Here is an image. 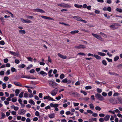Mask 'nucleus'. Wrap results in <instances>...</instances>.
<instances>
[{
	"mask_svg": "<svg viewBox=\"0 0 122 122\" xmlns=\"http://www.w3.org/2000/svg\"><path fill=\"white\" fill-rule=\"evenodd\" d=\"M96 98L100 101H103L105 100L104 98L100 94L97 93L95 95Z\"/></svg>",
	"mask_w": 122,
	"mask_h": 122,
	"instance_id": "f257e3e1",
	"label": "nucleus"
},
{
	"mask_svg": "<svg viewBox=\"0 0 122 122\" xmlns=\"http://www.w3.org/2000/svg\"><path fill=\"white\" fill-rule=\"evenodd\" d=\"M49 85L53 88L55 87V86H57V84L55 82H54L51 81H48Z\"/></svg>",
	"mask_w": 122,
	"mask_h": 122,
	"instance_id": "f03ea898",
	"label": "nucleus"
},
{
	"mask_svg": "<svg viewBox=\"0 0 122 122\" xmlns=\"http://www.w3.org/2000/svg\"><path fill=\"white\" fill-rule=\"evenodd\" d=\"M57 5L59 6H60L62 7H70L69 5L67 4H66L64 3L61 4H57Z\"/></svg>",
	"mask_w": 122,
	"mask_h": 122,
	"instance_id": "7ed1b4c3",
	"label": "nucleus"
},
{
	"mask_svg": "<svg viewBox=\"0 0 122 122\" xmlns=\"http://www.w3.org/2000/svg\"><path fill=\"white\" fill-rule=\"evenodd\" d=\"M57 88H56L55 89L51 92V94L52 96H55L57 92Z\"/></svg>",
	"mask_w": 122,
	"mask_h": 122,
	"instance_id": "20e7f679",
	"label": "nucleus"
},
{
	"mask_svg": "<svg viewBox=\"0 0 122 122\" xmlns=\"http://www.w3.org/2000/svg\"><path fill=\"white\" fill-rule=\"evenodd\" d=\"M34 10L35 11H36L38 12H39L41 13H45V11H44L43 10L39 8L34 9Z\"/></svg>",
	"mask_w": 122,
	"mask_h": 122,
	"instance_id": "39448f33",
	"label": "nucleus"
},
{
	"mask_svg": "<svg viewBox=\"0 0 122 122\" xmlns=\"http://www.w3.org/2000/svg\"><path fill=\"white\" fill-rule=\"evenodd\" d=\"M75 47L76 48L78 49H80L81 48L84 49L86 48V47L84 45L81 44L79 45L78 46H75Z\"/></svg>",
	"mask_w": 122,
	"mask_h": 122,
	"instance_id": "423d86ee",
	"label": "nucleus"
},
{
	"mask_svg": "<svg viewBox=\"0 0 122 122\" xmlns=\"http://www.w3.org/2000/svg\"><path fill=\"white\" fill-rule=\"evenodd\" d=\"M70 95L74 97H76L79 94L76 92L71 91L70 92Z\"/></svg>",
	"mask_w": 122,
	"mask_h": 122,
	"instance_id": "0eeeda50",
	"label": "nucleus"
},
{
	"mask_svg": "<svg viewBox=\"0 0 122 122\" xmlns=\"http://www.w3.org/2000/svg\"><path fill=\"white\" fill-rule=\"evenodd\" d=\"M20 19L22 21L23 23H31L32 22L31 21L29 20H24L22 18H21Z\"/></svg>",
	"mask_w": 122,
	"mask_h": 122,
	"instance_id": "6e6552de",
	"label": "nucleus"
},
{
	"mask_svg": "<svg viewBox=\"0 0 122 122\" xmlns=\"http://www.w3.org/2000/svg\"><path fill=\"white\" fill-rule=\"evenodd\" d=\"M9 53L17 57L19 55V53L18 52H16V53L14 52L11 51H10Z\"/></svg>",
	"mask_w": 122,
	"mask_h": 122,
	"instance_id": "1a4fd4ad",
	"label": "nucleus"
},
{
	"mask_svg": "<svg viewBox=\"0 0 122 122\" xmlns=\"http://www.w3.org/2000/svg\"><path fill=\"white\" fill-rule=\"evenodd\" d=\"M25 112V111L24 109H20L18 111V114L20 115L24 114Z\"/></svg>",
	"mask_w": 122,
	"mask_h": 122,
	"instance_id": "9d476101",
	"label": "nucleus"
},
{
	"mask_svg": "<svg viewBox=\"0 0 122 122\" xmlns=\"http://www.w3.org/2000/svg\"><path fill=\"white\" fill-rule=\"evenodd\" d=\"M38 74H40L41 75H43V76H46L47 75V73H46V72H44L43 71H41L39 72L38 73Z\"/></svg>",
	"mask_w": 122,
	"mask_h": 122,
	"instance_id": "9b49d317",
	"label": "nucleus"
},
{
	"mask_svg": "<svg viewBox=\"0 0 122 122\" xmlns=\"http://www.w3.org/2000/svg\"><path fill=\"white\" fill-rule=\"evenodd\" d=\"M73 18L75 20L79 21H81V18L79 16H73Z\"/></svg>",
	"mask_w": 122,
	"mask_h": 122,
	"instance_id": "f8f14e48",
	"label": "nucleus"
},
{
	"mask_svg": "<svg viewBox=\"0 0 122 122\" xmlns=\"http://www.w3.org/2000/svg\"><path fill=\"white\" fill-rule=\"evenodd\" d=\"M16 85L18 86H22V85L19 82H17L16 81H15L13 82Z\"/></svg>",
	"mask_w": 122,
	"mask_h": 122,
	"instance_id": "ddd939ff",
	"label": "nucleus"
},
{
	"mask_svg": "<svg viewBox=\"0 0 122 122\" xmlns=\"http://www.w3.org/2000/svg\"><path fill=\"white\" fill-rule=\"evenodd\" d=\"M110 117V115H108L106 116L104 118V120L106 121H108Z\"/></svg>",
	"mask_w": 122,
	"mask_h": 122,
	"instance_id": "4468645a",
	"label": "nucleus"
},
{
	"mask_svg": "<svg viewBox=\"0 0 122 122\" xmlns=\"http://www.w3.org/2000/svg\"><path fill=\"white\" fill-rule=\"evenodd\" d=\"M68 82V79L67 78H65L62 80V81H61V83H66Z\"/></svg>",
	"mask_w": 122,
	"mask_h": 122,
	"instance_id": "2eb2a0df",
	"label": "nucleus"
},
{
	"mask_svg": "<svg viewBox=\"0 0 122 122\" xmlns=\"http://www.w3.org/2000/svg\"><path fill=\"white\" fill-rule=\"evenodd\" d=\"M110 102L112 104H114L115 103V101L113 98H111L109 100Z\"/></svg>",
	"mask_w": 122,
	"mask_h": 122,
	"instance_id": "dca6fc26",
	"label": "nucleus"
},
{
	"mask_svg": "<svg viewBox=\"0 0 122 122\" xmlns=\"http://www.w3.org/2000/svg\"><path fill=\"white\" fill-rule=\"evenodd\" d=\"M20 92V90L18 89H16L15 91V96H17L18 94H19Z\"/></svg>",
	"mask_w": 122,
	"mask_h": 122,
	"instance_id": "f3484780",
	"label": "nucleus"
},
{
	"mask_svg": "<svg viewBox=\"0 0 122 122\" xmlns=\"http://www.w3.org/2000/svg\"><path fill=\"white\" fill-rule=\"evenodd\" d=\"M98 55L102 56H104L106 55V54L105 53L101 52H98Z\"/></svg>",
	"mask_w": 122,
	"mask_h": 122,
	"instance_id": "a211bd4d",
	"label": "nucleus"
},
{
	"mask_svg": "<svg viewBox=\"0 0 122 122\" xmlns=\"http://www.w3.org/2000/svg\"><path fill=\"white\" fill-rule=\"evenodd\" d=\"M20 33L22 34H25L26 32L24 30H20L19 31Z\"/></svg>",
	"mask_w": 122,
	"mask_h": 122,
	"instance_id": "6ab92c4d",
	"label": "nucleus"
},
{
	"mask_svg": "<svg viewBox=\"0 0 122 122\" xmlns=\"http://www.w3.org/2000/svg\"><path fill=\"white\" fill-rule=\"evenodd\" d=\"M93 56L94 57L97 59L99 60L101 58V57L95 54Z\"/></svg>",
	"mask_w": 122,
	"mask_h": 122,
	"instance_id": "aec40b11",
	"label": "nucleus"
},
{
	"mask_svg": "<svg viewBox=\"0 0 122 122\" xmlns=\"http://www.w3.org/2000/svg\"><path fill=\"white\" fill-rule=\"evenodd\" d=\"M89 106L90 108L92 109H94V106L93 104L92 103H91L89 105Z\"/></svg>",
	"mask_w": 122,
	"mask_h": 122,
	"instance_id": "412c9836",
	"label": "nucleus"
},
{
	"mask_svg": "<svg viewBox=\"0 0 122 122\" xmlns=\"http://www.w3.org/2000/svg\"><path fill=\"white\" fill-rule=\"evenodd\" d=\"M79 31L78 30H75L70 32V33L72 34H74L78 33Z\"/></svg>",
	"mask_w": 122,
	"mask_h": 122,
	"instance_id": "4be33fe9",
	"label": "nucleus"
},
{
	"mask_svg": "<svg viewBox=\"0 0 122 122\" xmlns=\"http://www.w3.org/2000/svg\"><path fill=\"white\" fill-rule=\"evenodd\" d=\"M110 27L113 28V30H115V29H116L118 28V27H115V25H110Z\"/></svg>",
	"mask_w": 122,
	"mask_h": 122,
	"instance_id": "5701e85b",
	"label": "nucleus"
},
{
	"mask_svg": "<svg viewBox=\"0 0 122 122\" xmlns=\"http://www.w3.org/2000/svg\"><path fill=\"white\" fill-rule=\"evenodd\" d=\"M12 101L13 102H16L17 101V99L16 97L12 98L11 99Z\"/></svg>",
	"mask_w": 122,
	"mask_h": 122,
	"instance_id": "b1692460",
	"label": "nucleus"
},
{
	"mask_svg": "<svg viewBox=\"0 0 122 122\" xmlns=\"http://www.w3.org/2000/svg\"><path fill=\"white\" fill-rule=\"evenodd\" d=\"M25 66V64H22L20 65L18 67H19L20 68H24Z\"/></svg>",
	"mask_w": 122,
	"mask_h": 122,
	"instance_id": "393cba45",
	"label": "nucleus"
},
{
	"mask_svg": "<svg viewBox=\"0 0 122 122\" xmlns=\"http://www.w3.org/2000/svg\"><path fill=\"white\" fill-rule=\"evenodd\" d=\"M96 38L100 41H102V39L100 36H99L98 35Z\"/></svg>",
	"mask_w": 122,
	"mask_h": 122,
	"instance_id": "a878e982",
	"label": "nucleus"
},
{
	"mask_svg": "<svg viewBox=\"0 0 122 122\" xmlns=\"http://www.w3.org/2000/svg\"><path fill=\"white\" fill-rule=\"evenodd\" d=\"M117 67L118 69H121L122 68V64H120L118 65L117 66Z\"/></svg>",
	"mask_w": 122,
	"mask_h": 122,
	"instance_id": "bb28decb",
	"label": "nucleus"
},
{
	"mask_svg": "<svg viewBox=\"0 0 122 122\" xmlns=\"http://www.w3.org/2000/svg\"><path fill=\"white\" fill-rule=\"evenodd\" d=\"M29 103H30L32 104L33 105H34L35 104V102L32 99H30L29 100Z\"/></svg>",
	"mask_w": 122,
	"mask_h": 122,
	"instance_id": "cd10ccee",
	"label": "nucleus"
},
{
	"mask_svg": "<svg viewBox=\"0 0 122 122\" xmlns=\"http://www.w3.org/2000/svg\"><path fill=\"white\" fill-rule=\"evenodd\" d=\"M65 77V75L63 74H61L60 76V78L61 79H63Z\"/></svg>",
	"mask_w": 122,
	"mask_h": 122,
	"instance_id": "c85d7f7f",
	"label": "nucleus"
},
{
	"mask_svg": "<svg viewBox=\"0 0 122 122\" xmlns=\"http://www.w3.org/2000/svg\"><path fill=\"white\" fill-rule=\"evenodd\" d=\"M49 117L50 118H53L55 117L54 114L53 113L49 115Z\"/></svg>",
	"mask_w": 122,
	"mask_h": 122,
	"instance_id": "c756f323",
	"label": "nucleus"
},
{
	"mask_svg": "<svg viewBox=\"0 0 122 122\" xmlns=\"http://www.w3.org/2000/svg\"><path fill=\"white\" fill-rule=\"evenodd\" d=\"M1 116L2 117L0 118V119H3L5 117V114L3 112L2 113Z\"/></svg>",
	"mask_w": 122,
	"mask_h": 122,
	"instance_id": "7c9ffc66",
	"label": "nucleus"
},
{
	"mask_svg": "<svg viewBox=\"0 0 122 122\" xmlns=\"http://www.w3.org/2000/svg\"><path fill=\"white\" fill-rule=\"evenodd\" d=\"M119 57L118 56H115L114 58V61H117L119 59Z\"/></svg>",
	"mask_w": 122,
	"mask_h": 122,
	"instance_id": "2f4dec72",
	"label": "nucleus"
},
{
	"mask_svg": "<svg viewBox=\"0 0 122 122\" xmlns=\"http://www.w3.org/2000/svg\"><path fill=\"white\" fill-rule=\"evenodd\" d=\"M97 92L99 93H100L102 92V91L101 89H100L98 88H97Z\"/></svg>",
	"mask_w": 122,
	"mask_h": 122,
	"instance_id": "473e14b6",
	"label": "nucleus"
},
{
	"mask_svg": "<svg viewBox=\"0 0 122 122\" xmlns=\"http://www.w3.org/2000/svg\"><path fill=\"white\" fill-rule=\"evenodd\" d=\"M116 10L117 11L119 12L120 13H121L122 12V9H121L117 8L116 9Z\"/></svg>",
	"mask_w": 122,
	"mask_h": 122,
	"instance_id": "72a5a7b5",
	"label": "nucleus"
},
{
	"mask_svg": "<svg viewBox=\"0 0 122 122\" xmlns=\"http://www.w3.org/2000/svg\"><path fill=\"white\" fill-rule=\"evenodd\" d=\"M95 109L97 110L100 111L101 110V108L99 106H96L95 108Z\"/></svg>",
	"mask_w": 122,
	"mask_h": 122,
	"instance_id": "f704fd0d",
	"label": "nucleus"
},
{
	"mask_svg": "<svg viewBox=\"0 0 122 122\" xmlns=\"http://www.w3.org/2000/svg\"><path fill=\"white\" fill-rule=\"evenodd\" d=\"M92 88V87L90 86H87L85 87V89L86 90L91 89Z\"/></svg>",
	"mask_w": 122,
	"mask_h": 122,
	"instance_id": "c9c22d12",
	"label": "nucleus"
},
{
	"mask_svg": "<svg viewBox=\"0 0 122 122\" xmlns=\"http://www.w3.org/2000/svg\"><path fill=\"white\" fill-rule=\"evenodd\" d=\"M24 92H21L20 94L19 97L20 98H22L23 96Z\"/></svg>",
	"mask_w": 122,
	"mask_h": 122,
	"instance_id": "e433bc0d",
	"label": "nucleus"
},
{
	"mask_svg": "<svg viewBox=\"0 0 122 122\" xmlns=\"http://www.w3.org/2000/svg\"><path fill=\"white\" fill-rule=\"evenodd\" d=\"M102 63L105 66H106L107 65L106 62L105 60H103L102 61Z\"/></svg>",
	"mask_w": 122,
	"mask_h": 122,
	"instance_id": "4c0bfd02",
	"label": "nucleus"
},
{
	"mask_svg": "<svg viewBox=\"0 0 122 122\" xmlns=\"http://www.w3.org/2000/svg\"><path fill=\"white\" fill-rule=\"evenodd\" d=\"M27 59L28 60L30 61L31 62L32 61L33 59L30 57H28L27 58Z\"/></svg>",
	"mask_w": 122,
	"mask_h": 122,
	"instance_id": "58836bf2",
	"label": "nucleus"
},
{
	"mask_svg": "<svg viewBox=\"0 0 122 122\" xmlns=\"http://www.w3.org/2000/svg\"><path fill=\"white\" fill-rule=\"evenodd\" d=\"M81 92L83 94L85 95H87V93L81 90Z\"/></svg>",
	"mask_w": 122,
	"mask_h": 122,
	"instance_id": "ea45409f",
	"label": "nucleus"
},
{
	"mask_svg": "<svg viewBox=\"0 0 122 122\" xmlns=\"http://www.w3.org/2000/svg\"><path fill=\"white\" fill-rule=\"evenodd\" d=\"M102 95L104 97H106L107 96V94L106 92H103L102 94Z\"/></svg>",
	"mask_w": 122,
	"mask_h": 122,
	"instance_id": "a19ab883",
	"label": "nucleus"
},
{
	"mask_svg": "<svg viewBox=\"0 0 122 122\" xmlns=\"http://www.w3.org/2000/svg\"><path fill=\"white\" fill-rule=\"evenodd\" d=\"M49 99H48V100L49 101L51 100L52 101H55V100L53 99L50 96L49 97Z\"/></svg>",
	"mask_w": 122,
	"mask_h": 122,
	"instance_id": "79ce46f5",
	"label": "nucleus"
},
{
	"mask_svg": "<svg viewBox=\"0 0 122 122\" xmlns=\"http://www.w3.org/2000/svg\"><path fill=\"white\" fill-rule=\"evenodd\" d=\"M87 112L88 113L90 114H92L93 113V112L91 110H87Z\"/></svg>",
	"mask_w": 122,
	"mask_h": 122,
	"instance_id": "37998d69",
	"label": "nucleus"
},
{
	"mask_svg": "<svg viewBox=\"0 0 122 122\" xmlns=\"http://www.w3.org/2000/svg\"><path fill=\"white\" fill-rule=\"evenodd\" d=\"M104 120V119H103V118H100L99 119V121L100 122H103Z\"/></svg>",
	"mask_w": 122,
	"mask_h": 122,
	"instance_id": "c03bdc74",
	"label": "nucleus"
},
{
	"mask_svg": "<svg viewBox=\"0 0 122 122\" xmlns=\"http://www.w3.org/2000/svg\"><path fill=\"white\" fill-rule=\"evenodd\" d=\"M4 61L5 63H7L8 62V60L7 58H5L4 59Z\"/></svg>",
	"mask_w": 122,
	"mask_h": 122,
	"instance_id": "a18cd8bd",
	"label": "nucleus"
},
{
	"mask_svg": "<svg viewBox=\"0 0 122 122\" xmlns=\"http://www.w3.org/2000/svg\"><path fill=\"white\" fill-rule=\"evenodd\" d=\"M119 95V94L118 93H115L113 95V96L114 97H115L116 96H118Z\"/></svg>",
	"mask_w": 122,
	"mask_h": 122,
	"instance_id": "49530a36",
	"label": "nucleus"
},
{
	"mask_svg": "<svg viewBox=\"0 0 122 122\" xmlns=\"http://www.w3.org/2000/svg\"><path fill=\"white\" fill-rule=\"evenodd\" d=\"M35 115L37 116H38L39 115V113L38 111H36L35 113Z\"/></svg>",
	"mask_w": 122,
	"mask_h": 122,
	"instance_id": "de8ad7c7",
	"label": "nucleus"
},
{
	"mask_svg": "<svg viewBox=\"0 0 122 122\" xmlns=\"http://www.w3.org/2000/svg\"><path fill=\"white\" fill-rule=\"evenodd\" d=\"M107 10L108 11H111V8L110 7H108L107 8Z\"/></svg>",
	"mask_w": 122,
	"mask_h": 122,
	"instance_id": "09e8293b",
	"label": "nucleus"
},
{
	"mask_svg": "<svg viewBox=\"0 0 122 122\" xmlns=\"http://www.w3.org/2000/svg\"><path fill=\"white\" fill-rule=\"evenodd\" d=\"M35 72V70L34 69H31V70H30V73H34Z\"/></svg>",
	"mask_w": 122,
	"mask_h": 122,
	"instance_id": "8fccbe9b",
	"label": "nucleus"
},
{
	"mask_svg": "<svg viewBox=\"0 0 122 122\" xmlns=\"http://www.w3.org/2000/svg\"><path fill=\"white\" fill-rule=\"evenodd\" d=\"M41 17L42 18H44L45 19H48V17L45 16H43V15H42L41 16Z\"/></svg>",
	"mask_w": 122,
	"mask_h": 122,
	"instance_id": "3c124183",
	"label": "nucleus"
},
{
	"mask_svg": "<svg viewBox=\"0 0 122 122\" xmlns=\"http://www.w3.org/2000/svg\"><path fill=\"white\" fill-rule=\"evenodd\" d=\"M78 55H82L85 56L86 55L84 53L82 52H81L79 53H78L77 54Z\"/></svg>",
	"mask_w": 122,
	"mask_h": 122,
	"instance_id": "603ef678",
	"label": "nucleus"
},
{
	"mask_svg": "<svg viewBox=\"0 0 122 122\" xmlns=\"http://www.w3.org/2000/svg\"><path fill=\"white\" fill-rule=\"evenodd\" d=\"M2 86L3 89H4L6 87V85L5 83H3L2 84Z\"/></svg>",
	"mask_w": 122,
	"mask_h": 122,
	"instance_id": "864d4df0",
	"label": "nucleus"
},
{
	"mask_svg": "<svg viewBox=\"0 0 122 122\" xmlns=\"http://www.w3.org/2000/svg\"><path fill=\"white\" fill-rule=\"evenodd\" d=\"M11 71L12 72H14L15 71L16 69H15L14 67H12L11 68Z\"/></svg>",
	"mask_w": 122,
	"mask_h": 122,
	"instance_id": "5fc2aeb1",
	"label": "nucleus"
},
{
	"mask_svg": "<svg viewBox=\"0 0 122 122\" xmlns=\"http://www.w3.org/2000/svg\"><path fill=\"white\" fill-rule=\"evenodd\" d=\"M106 59L109 62H112V60L111 59H109L108 58H106Z\"/></svg>",
	"mask_w": 122,
	"mask_h": 122,
	"instance_id": "6e6d98bb",
	"label": "nucleus"
},
{
	"mask_svg": "<svg viewBox=\"0 0 122 122\" xmlns=\"http://www.w3.org/2000/svg\"><path fill=\"white\" fill-rule=\"evenodd\" d=\"M15 62L16 63L18 64L20 62V61L18 60L15 59Z\"/></svg>",
	"mask_w": 122,
	"mask_h": 122,
	"instance_id": "4d7b16f0",
	"label": "nucleus"
},
{
	"mask_svg": "<svg viewBox=\"0 0 122 122\" xmlns=\"http://www.w3.org/2000/svg\"><path fill=\"white\" fill-rule=\"evenodd\" d=\"M5 44V43L3 41H1L0 42V44L2 45H4Z\"/></svg>",
	"mask_w": 122,
	"mask_h": 122,
	"instance_id": "13d9d810",
	"label": "nucleus"
},
{
	"mask_svg": "<svg viewBox=\"0 0 122 122\" xmlns=\"http://www.w3.org/2000/svg\"><path fill=\"white\" fill-rule=\"evenodd\" d=\"M104 15L105 17H107V19H109L110 18V16H107V14H104Z\"/></svg>",
	"mask_w": 122,
	"mask_h": 122,
	"instance_id": "bf43d9fd",
	"label": "nucleus"
},
{
	"mask_svg": "<svg viewBox=\"0 0 122 122\" xmlns=\"http://www.w3.org/2000/svg\"><path fill=\"white\" fill-rule=\"evenodd\" d=\"M4 74V72L3 71H2L0 72V74L1 76L3 75Z\"/></svg>",
	"mask_w": 122,
	"mask_h": 122,
	"instance_id": "052dcab7",
	"label": "nucleus"
},
{
	"mask_svg": "<svg viewBox=\"0 0 122 122\" xmlns=\"http://www.w3.org/2000/svg\"><path fill=\"white\" fill-rule=\"evenodd\" d=\"M112 92L110 91L108 93V95L109 96H110L112 95Z\"/></svg>",
	"mask_w": 122,
	"mask_h": 122,
	"instance_id": "680f3d73",
	"label": "nucleus"
},
{
	"mask_svg": "<svg viewBox=\"0 0 122 122\" xmlns=\"http://www.w3.org/2000/svg\"><path fill=\"white\" fill-rule=\"evenodd\" d=\"M92 116L94 117H96L97 116V114L96 113H94L92 115Z\"/></svg>",
	"mask_w": 122,
	"mask_h": 122,
	"instance_id": "e2e57ef3",
	"label": "nucleus"
},
{
	"mask_svg": "<svg viewBox=\"0 0 122 122\" xmlns=\"http://www.w3.org/2000/svg\"><path fill=\"white\" fill-rule=\"evenodd\" d=\"M38 120V118L37 117H35L33 119V121H36Z\"/></svg>",
	"mask_w": 122,
	"mask_h": 122,
	"instance_id": "0e129e2a",
	"label": "nucleus"
},
{
	"mask_svg": "<svg viewBox=\"0 0 122 122\" xmlns=\"http://www.w3.org/2000/svg\"><path fill=\"white\" fill-rule=\"evenodd\" d=\"M99 116L101 117H104L105 116V115L104 114L101 113L99 114Z\"/></svg>",
	"mask_w": 122,
	"mask_h": 122,
	"instance_id": "69168bd1",
	"label": "nucleus"
},
{
	"mask_svg": "<svg viewBox=\"0 0 122 122\" xmlns=\"http://www.w3.org/2000/svg\"><path fill=\"white\" fill-rule=\"evenodd\" d=\"M39 97L41 98L42 97V94L41 93H40L39 94Z\"/></svg>",
	"mask_w": 122,
	"mask_h": 122,
	"instance_id": "338daca9",
	"label": "nucleus"
},
{
	"mask_svg": "<svg viewBox=\"0 0 122 122\" xmlns=\"http://www.w3.org/2000/svg\"><path fill=\"white\" fill-rule=\"evenodd\" d=\"M11 113L13 115H16V112L13 111Z\"/></svg>",
	"mask_w": 122,
	"mask_h": 122,
	"instance_id": "774afa93",
	"label": "nucleus"
}]
</instances>
